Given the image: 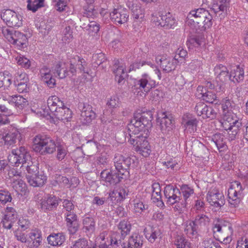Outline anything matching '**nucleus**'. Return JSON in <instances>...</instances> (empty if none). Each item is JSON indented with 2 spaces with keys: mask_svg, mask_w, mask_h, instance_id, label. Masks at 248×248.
<instances>
[{
  "mask_svg": "<svg viewBox=\"0 0 248 248\" xmlns=\"http://www.w3.org/2000/svg\"><path fill=\"white\" fill-rule=\"evenodd\" d=\"M150 232H148L147 228L144 229V233L146 238L151 243H154L155 239L161 235V232L158 229L151 228Z\"/></svg>",
  "mask_w": 248,
  "mask_h": 248,
  "instance_id": "nucleus-39",
  "label": "nucleus"
},
{
  "mask_svg": "<svg viewBox=\"0 0 248 248\" xmlns=\"http://www.w3.org/2000/svg\"><path fill=\"white\" fill-rule=\"evenodd\" d=\"M33 142V150L42 155L52 154L56 150L57 145L55 141L46 135H36Z\"/></svg>",
  "mask_w": 248,
  "mask_h": 248,
  "instance_id": "nucleus-3",
  "label": "nucleus"
},
{
  "mask_svg": "<svg viewBox=\"0 0 248 248\" xmlns=\"http://www.w3.org/2000/svg\"><path fill=\"white\" fill-rule=\"evenodd\" d=\"M153 114L151 111L146 112H136L133 117L130 120V124H136L137 123L141 124H149L153 120Z\"/></svg>",
  "mask_w": 248,
  "mask_h": 248,
  "instance_id": "nucleus-22",
  "label": "nucleus"
},
{
  "mask_svg": "<svg viewBox=\"0 0 248 248\" xmlns=\"http://www.w3.org/2000/svg\"><path fill=\"white\" fill-rule=\"evenodd\" d=\"M205 95L202 96V99L207 102L212 104H217V97L214 91L208 90L204 93Z\"/></svg>",
  "mask_w": 248,
  "mask_h": 248,
  "instance_id": "nucleus-54",
  "label": "nucleus"
},
{
  "mask_svg": "<svg viewBox=\"0 0 248 248\" xmlns=\"http://www.w3.org/2000/svg\"><path fill=\"white\" fill-rule=\"evenodd\" d=\"M58 204V199L55 196L48 197L43 200L40 203L41 208L45 212L56 208Z\"/></svg>",
  "mask_w": 248,
  "mask_h": 248,
  "instance_id": "nucleus-26",
  "label": "nucleus"
},
{
  "mask_svg": "<svg viewBox=\"0 0 248 248\" xmlns=\"http://www.w3.org/2000/svg\"><path fill=\"white\" fill-rule=\"evenodd\" d=\"M73 248H96V247L90 246L86 239L81 238L75 242Z\"/></svg>",
  "mask_w": 248,
  "mask_h": 248,
  "instance_id": "nucleus-61",
  "label": "nucleus"
},
{
  "mask_svg": "<svg viewBox=\"0 0 248 248\" xmlns=\"http://www.w3.org/2000/svg\"><path fill=\"white\" fill-rule=\"evenodd\" d=\"M155 86V80L152 79L148 74H144L139 79L135 80L133 88L141 92L148 93Z\"/></svg>",
  "mask_w": 248,
  "mask_h": 248,
  "instance_id": "nucleus-12",
  "label": "nucleus"
},
{
  "mask_svg": "<svg viewBox=\"0 0 248 248\" xmlns=\"http://www.w3.org/2000/svg\"><path fill=\"white\" fill-rule=\"evenodd\" d=\"M157 122L159 124H172L174 119L171 115H167L165 112H161L157 119Z\"/></svg>",
  "mask_w": 248,
  "mask_h": 248,
  "instance_id": "nucleus-49",
  "label": "nucleus"
},
{
  "mask_svg": "<svg viewBox=\"0 0 248 248\" xmlns=\"http://www.w3.org/2000/svg\"><path fill=\"white\" fill-rule=\"evenodd\" d=\"M133 245V246L136 248H140L141 247L143 243L144 238L143 236L139 234L132 235L129 239Z\"/></svg>",
  "mask_w": 248,
  "mask_h": 248,
  "instance_id": "nucleus-52",
  "label": "nucleus"
},
{
  "mask_svg": "<svg viewBox=\"0 0 248 248\" xmlns=\"http://www.w3.org/2000/svg\"><path fill=\"white\" fill-rule=\"evenodd\" d=\"M222 108L224 112L232 111L236 107V104L232 98L226 97L223 98L221 102Z\"/></svg>",
  "mask_w": 248,
  "mask_h": 248,
  "instance_id": "nucleus-38",
  "label": "nucleus"
},
{
  "mask_svg": "<svg viewBox=\"0 0 248 248\" xmlns=\"http://www.w3.org/2000/svg\"><path fill=\"white\" fill-rule=\"evenodd\" d=\"M215 75L219 80L223 82H226L230 79V74L226 66L222 64H217L214 68Z\"/></svg>",
  "mask_w": 248,
  "mask_h": 248,
  "instance_id": "nucleus-25",
  "label": "nucleus"
},
{
  "mask_svg": "<svg viewBox=\"0 0 248 248\" xmlns=\"http://www.w3.org/2000/svg\"><path fill=\"white\" fill-rule=\"evenodd\" d=\"M127 195L126 190L123 188L113 190L109 194V198L112 201L120 202L125 198Z\"/></svg>",
  "mask_w": 248,
  "mask_h": 248,
  "instance_id": "nucleus-32",
  "label": "nucleus"
},
{
  "mask_svg": "<svg viewBox=\"0 0 248 248\" xmlns=\"http://www.w3.org/2000/svg\"><path fill=\"white\" fill-rule=\"evenodd\" d=\"M27 8L35 12L39 8L44 6V0H28Z\"/></svg>",
  "mask_w": 248,
  "mask_h": 248,
  "instance_id": "nucleus-43",
  "label": "nucleus"
},
{
  "mask_svg": "<svg viewBox=\"0 0 248 248\" xmlns=\"http://www.w3.org/2000/svg\"><path fill=\"white\" fill-rule=\"evenodd\" d=\"M47 106L50 111L54 115L59 110V108L63 107V103L56 96H52L47 99Z\"/></svg>",
  "mask_w": 248,
  "mask_h": 248,
  "instance_id": "nucleus-29",
  "label": "nucleus"
},
{
  "mask_svg": "<svg viewBox=\"0 0 248 248\" xmlns=\"http://www.w3.org/2000/svg\"><path fill=\"white\" fill-rule=\"evenodd\" d=\"M113 72L115 74V76H117V75L127 74L125 64L121 62L119 60H114Z\"/></svg>",
  "mask_w": 248,
  "mask_h": 248,
  "instance_id": "nucleus-41",
  "label": "nucleus"
},
{
  "mask_svg": "<svg viewBox=\"0 0 248 248\" xmlns=\"http://www.w3.org/2000/svg\"><path fill=\"white\" fill-rule=\"evenodd\" d=\"M13 183L14 184L13 187H16V190L19 191L25 192L27 190V186L24 182L19 178L13 179Z\"/></svg>",
  "mask_w": 248,
  "mask_h": 248,
  "instance_id": "nucleus-57",
  "label": "nucleus"
},
{
  "mask_svg": "<svg viewBox=\"0 0 248 248\" xmlns=\"http://www.w3.org/2000/svg\"><path fill=\"white\" fill-rule=\"evenodd\" d=\"M224 129L228 132L229 135V138L233 140L239 131V126L238 125H221Z\"/></svg>",
  "mask_w": 248,
  "mask_h": 248,
  "instance_id": "nucleus-46",
  "label": "nucleus"
},
{
  "mask_svg": "<svg viewBox=\"0 0 248 248\" xmlns=\"http://www.w3.org/2000/svg\"><path fill=\"white\" fill-rule=\"evenodd\" d=\"M52 69L50 70L46 66H43L40 70L41 79L50 88H54L56 85V80L52 77Z\"/></svg>",
  "mask_w": 248,
  "mask_h": 248,
  "instance_id": "nucleus-23",
  "label": "nucleus"
},
{
  "mask_svg": "<svg viewBox=\"0 0 248 248\" xmlns=\"http://www.w3.org/2000/svg\"><path fill=\"white\" fill-rule=\"evenodd\" d=\"M1 17L8 27H19L22 25L21 16L11 10H5Z\"/></svg>",
  "mask_w": 248,
  "mask_h": 248,
  "instance_id": "nucleus-13",
  "label": "nucleus"
},
{
  "mask_svg": "<svg viewBox=\"0 0 248 248\" xmlns=\"http://www.w3.org/2000/svg\"><path fill=\"white\" fill-rule=\"evenodd\" d=\"M131 229V225L129 222L125 220L120 221L118 225V231L111 236V245L118 247L119 244H121L122 240H124L130 233Z\"/></svg>",
  "mask_w": 248,
  "mask_h": 248,
  "instance_id": "nucleus-7",
  "label": "nucleus"
},
{
  "mask_svg": "<svg viewBox=\"0 0 248 248\" xmlns=\"http://www.w3.org/2000/svg\"><path fill=\"white\" fill-rule=\"evenodd\" d=\"M83 28L86 29L90 32L97 33L99 31V25L95 21H92L90 22L89 24L85 26L86 24H84Z\"/></svg>",
  "mask_w": 248,
  "mask_h": 248,
  "instance_id": "nucleus-60",
  "label": "nucleus"
},
{
  "mask_svg": "<svg viewBox=\"0 0 248 248\" xmlns=\"http://www.w3.org/2000/svg\"><path fill=\"white\" fill-rule=\"evenodd\" d=\"M123 176L121 175L120 172H118L116 169L112 170L110 171L105 169L100 173V179L101 181L106 183L107 185H115L123 179Z\"/></svg>",
  "mask_w": 248,
  "mask_h": 248,
  "instance_id": "nucleus-16",
  "label": "nucleus"
},
{
  "mask_svg": "<svg viewBox=\"0 0 248 248\" xmlns=\"http://www.w3.org/2000/svg\"><path fill=\"white\" fill-rule=\"evenodd\" d=\"M127 132L130 136L129 141L134 145L136 140L149 136V130L145 125H128Z\"/></svg>",
  "mask_w": 248,
  "mask_h": 248,
  "instance_id": "nucleus-10",
  "label": "nucleus"
},
{
  "mask_svg": "<svg viewBox=\"0 0 248 248\" xmlns=\"http://www.w3.org/2000/svg\"><path fill=\"white\" fill-rule=\"evenodd\" d=\"M64 216L68 231L71 234L75 233L79 228V221L77 215L74 212H65Z\"/></svg>",
  "mask_w": 248,
  "mask_h": 248,
  "instance_id": "nucleus-20",
  "label": "nucleus"
},
{
  "mask_svg": "<svg viewBox=\"0 0 248 248\" xmlns=\"http://www.w3.org/2000/svg\"><path fill=\"white\" fill-rule=\"evenodd\" d=\"M8 158L11 164L17 167L20 164H22V165H26V162L27 160H30L31 156L26 149L21 146L18 149H13Z\"/></svg>",
  "mask_w": 248,
  "mask_h": 248,
  "instance_id": "nucleus-8",
  "label": "nucleus"
},
{
  "mask_svg": "<svg viewBox=\"0 0 248 248\" xmlns=\"http://www.w3.org/2000/svg\"><path fill=\"white\" fill-rule=\"evenodd\" d=\"M230 76V79H229V80H231L234 83L239 82L244 79V70L242 68H241L239 65H237L235 69L231 71Z\"/></svg>",
  "mask_w": 248,
  "mask_h": 248,
  "instance_id": "nucleus-33",
  "label": "nucleus"
},
{
  "mask_svg": "<svg viewBox=\"0 0 248 248\" xmlns=\"http://www.w3.org/2000/svg\"><path fill=\"white\" fill-rule=\"evenodd\" d=\"M195 225L199 228V226H205L210 221V218L205 215H197L194 221Z\"/></svg>",
  "mask_w": 248,
  "mask_h": 248,
  "instance_id": "nucleus-51",
  "label": "nucleus"
},
{
  "mask_svg": "<svg viewBox=\"0 0 248 248\" xmlns=\"http://www.w3.org/2000/svg\"><path fill=\"white\" fill-rule=\"evenodd\" d=\"M187 42L189 44V47H198L205 44L204 38L201 36L191 38Z\"/></svg>",
  "mask_w": 248,
  "mask_h": 248,
  "instance_id": "nucleus-48",
  "label": "nucleus"
},
{
  "mask_svg": "<svg viewBox=\"0 0 248 248\" xmlns=\"http://www.w3.org/2000/svg\"><path fill=\"white\" fill-rule=\"evenodd\" d=\"M155 61L157 64H160L163 71L166 73H169L175 70L177 61V56L173 58L166 56H158L155 58Z\"/></svg>",
  "mask_w": 248,
  "mask_h": 248,
  "instance_id": "nucleus-14",
  "label": "nucleus"
},
{
  "mask_svg": "<svg viewBox=\"0 0 248 248\" xmlns=\"http://www.w3.org/2000/svg\"><path fill=\"white\" fill-rule=\"evenodd\" d=\"M195 110L198 116H202L203 119H213L216 117V113L213 108L202 102H200L196 104Z\"/></svg>",
  "mask_w": 248,
  "mask_h": 248,
  "instance_id": "nucleus-19",
  "label": "nucleus"
},
{
  "mask_svg": "<svg viewBox=\"0 0 248 248\" xmlns=\"http://www.w3.org/2000/svg\"><path fill=\"white\" fill-rule=\"evenodd\" d=\"M20 137V134L15 131L14 132L8 133L5 135L0 134V144L3 143L7 146H10L16 142V139Z\"/></svg>",
  "mask_w": 248,
  "mask_h": 248,
  "instance_id": "nucleus-28",
  "label": "nucleus"
},
{
  "mask_svg": "<svg viewBox=\"0 0 248 248\" xmlns=\"http://www.w3.org/2000/svg\"><path fill=\"white\" fill-rule=\"evenodd\" d=\"M206 200L211 206L220 208L225 204V200L223 194L215 188L208 191Z\"/></svg>",
  "mask_w": 248,
  "mask_h": 248,
  "instance_id": "nucleus-15",
  "label": "nucleus"
},
{
  "mask_svg": "<svg viewBox=\"0 0 248 248\" xmlns=\"http://www.w3.org/2000/svg\"><path fill=\"white\" fill-rule=\"evenodd\" d=\"M242 120H239L235 114L231 112H227L223 115L222 122H221V124H242Z\"/></svg>",
  "mask_w": 248,
  "mask_h": 248,
  "instance_id": "nucleus-35",
  "label": "nucleus"
},
{
  "mask_svg": "<svg viewBox=\"0 0 248 248\" xmlns=\"http://www.w3.org/2000/svg\"><path fill=\"white\" fill-rule=\"evenodd\" d=\"M202 246L204 248H221L219 244L211 238H204L202 242Z\"/></svg>",
  "mask_w": 248,
  "mask_h": 248,
  "instance_id": "nucleus-55",
  "label": "nucleus"
},
{
  "mask_svg": "<svg viewBox=\"0 0 248 248\" xmlns=\"http://www.w3.org/2000/svg\"><path fill=\"white\" fill-rule=\"evenodd\" d=\"M115 168L121 175H128L130 166L133 168L137 166L139 161L135 156L125 157L122 155H116L114 158Z\"/></svg>",
  "mask_w": 248,
  "mask_h": 248,
  "instance_id": "nucleus-4",
  "label": "nucleus"
},
{
  "mask_svg": "<svg viewBox=\"0 0 248 248\" xmlns=\"http://www.w3.org/2000/svg\"><path fill=\"white\" fill-rule=\"evenodd\" d=\"M52 72L55 77H58L62 79L69 76V71L66 68L62 67L61 62L57 63L54 67L52 68Z\"/></svg>",
  "mask_w": 248,
  "mask_h": 248,
  "instance_id": "nucleus-31",
  "label": "nucleus"
},
{
  "mask_svg": "<svg viewBox=\"0 0 248 248\" xmlns=\"http://www.w3.org/2000/svg\"><path fill=\"white\" fill-rule=\"evenodd\" d=\"M237 194L238 193L236 190L232 191V193L231 192H229L228 202L231 207L233 208L238 205L240 200L237 197Z\"/></svg>",
  "mask_w": 248,
  "mask_h": 248,
  "instance_id": "nucleus-50",
  "label": "nucleus"
},
{
  "mask_svg": "<svg viewBox=\"0 0 248 248\" xmlns=\"http://www.w3.org/2000/svg\"><path fill=\"white\" fill-rule=\"evenodd\" d=\"M212 140L220 152L224 151L227 149V146L224 141L223 137L220 134H215Z\"/></svg>",
  "mask_w": 248,
  "mask_h": 248,
  "instance_id": "nucleus-37",
  "label": "nucleus"
},
{
  "mask_svg": "<svg viewBox=\"0 0 248 248\" xmlns=\"http://www.w3.org/2000/svg\"><path fill=\"white\" fill-rule=\"evenodd\" d=\"M69 64V72L72 76L75 75L78 71L80 73L88 74L87 63L82 58L77 55H71L68 57Z\"/></svg>",
  "mask_w": 248,
  "mask_h": 248,
  "instance_id": "nucleus-6",
  "label": "nucleus"
},
{
  "mask_svg": "<svg viewBox=\"0 0 248 248\" xmlns=\"http://www.w3.org/2000/svg\"><path fill=\"white\" fill-rule=\"evenodd\" d=\"M12 197L10 192L4 190H0V202L2 204H5L8 202H11Z\"/></svg>",
  "mask_w": 248,
  "mask_h": 248,
  "instance_id": "nucleus-62",
  "label": "nucleus"
},
{
  "mask_svg": "<svg viewBox=\"0 0 248 248\" xmlns=\"http://www.w3.org/2000/svg\"><path fill=\"white\" fill-rule=\"evenodd\" d=\"M164 194L167 199V203L172 205H180L181 201V191L172 185H167L164 190Z\"/></svg>",
  "mask_w": 248,
  "mask_h": 248,
  "instance_id": "nucleus-11",
  "label": "nucleus"
},
{
  "mask_svg": "<svg viewBox=\"0 0 248 248\" xmlns=\"http://www.w3.org/2000/svg\"><path fill=\"white\" fill-rule=\"evenodd\" d=\"M188 24H193L194 26L199 28H209L212 26L213 16L209 11L204 8H198L191 11L187 16Z\"/></svg>",
  "mask_w": 248,
  "mask_h": 248,
  "instance_id": "nucleus-1",
  "label": "nucleus"
},
{
  "mask_svg": "<svg viewBox=\"0 0 248 248\" xmlns=\"http://www.w3.org/2000/svg\"><path fill=\"white\" fill-rule=\"evenodd\" d=\"M57 147V158L59 160H62L67 154V150L64 146L58 144Z\"/></svg>",
  "mask_w": 248,
  "mask_h": 248,
  "instance_id": "nucleus-64",
  "label": "nucleus"
},
{
  "mask_svg": "<svg viewBox=\"0 0 248 248\" xmlns=\"http://www.w3.org/2000/svg\"><path fill=\"white\" fill-rule=\"evenodd\" d=\"M65 240V235L62 232L52 234L47 237L48 244L53 246L62 245Z\"/></svg>",
  "mask_w": 248,
  "mask_h": 248,
  "instance_id": "nucleus-30",
  "label": "nucleus"
},
{
  "mask_svg": "<svg viewBox=\"0 0 248 248\" xmlns=\"http://www.w3.org/2000/svg\"><path fill=\"white\" fill-rule=\"evenodd\" d=\"M147 138H142L136 140L135 142L136 145L135 150L145 157L148 156L151 153L150 146L146 140Z\"/></svg>",
  "mask_w": 248,
  "mask_h": 248,
  "instance_id": "nucleus-24",
  "label": "nucleus"
},
{
  "mask_svg": "<svg viewBox=\"0 0 248 248\" xmlns=\"http://www.w3.org/2000/svg\"><path fill=\"white\" fill-rule=\"evenodd\" d=\"M198 227H197L192 221L187 223L186 225L184 232L190 238H196L198 234Z\"/></svg>",
  "mask_w": 248,
  "mask_h": 248,
  "instance_id": "nucleus-36",
  "label": "nucleus"
},
{
  "mask_svg": "<svg viewBox=\"0 0 248 248\" xmlns=\"http://www.w3.org/2000/svg\"><path fill=\"white\" fill-rule=\"evenodd\" d=\"M152 21L156 26L170 29L175 24V20L170 13H163L156 12L152 15Z\"/></svg>",
  "mask_w": 248,
  "mask_h": 248,
  "instance_id": "nucleus-9",
  "label": "nucleus"
},
{
  "mask_svg": "<svg viewBox=\"0 0 248 248\" xmlns=\"http://www.w3.org/2000/svg\"><path fill=\"white\" fill-rule=\"evenodd\" d=\"M181 193H182L184 199H181L180 205H175L174 207V210L175 212L180 213L183 209L186 207L188 198L194 194V189L187 185H183L180 189Z\"/></svg>",
  "mask_w": 248,
  "mask_h": 248,
  "instance_id": "nucleus-18",
  "label": "nucleus"
},
{
  "mask_svg": "<svg viewBox=\"0 0 248 248\" xmlns=\"http://www.w3.org/2000/svg\"><path fill=\"white\" fill-rule=\"evenodd\" d=\"M111 20L115 24H122L127 22L129 14L125 8H117L113 9L109 13Z\"/></svg>",
  "mask_w": 248,
  "mask_h": 248,
  "instance_id": "nucleus-17",
  "label": "nucleus"
},
{
  "mask_svg": "<svg viewBox=\"0 0 248 248\" xmlns=\"http://www.w3.org/2000/svg\"><path fill=\"white\" fill-rule=\"evenodd\" d=\"M132 16L135 19L141 18L143 17L142 10L137 4H132L131 6Z\"/></svg>",
  "mask_w": 248,
  "mask_h": 248,
  "instance_id": "nucleus-58",
  "label": "nucleus"
},
{
  "mask_svg": "<svg viewBox=\"0 0 248 248\" xmlns=\"http://www.w3.org/2000/svg\"><path fill=\"white\" fill-rule=\"evenodd\" d=\"M83 229L86 232H93L95 230V221L92 217H85L83 220Z\"/></svg>",
  "mask_w": 248,
  "mask_h": 248,
  "instance_id": "nucleus-40",
  "label": "nucleus"
},
{
  "mask_svg": "<svg viewBox=\"0 0 248 248\" xmlns=\"http://www.w3.org/2000/svg\"><path fill=\"white\" fill-rule=\"evenodd\" d=\"M210 9V11L209 12H211V14L214 13L215 16H217L218 13L221 12V14H218L219 16H221V17H220V19H221L222 17L224 16V12L226 11L227 5L225 3L223 4H218L215 0L214 3L212 4V5Z\"/></svg>",
  "mask_w": 248,
  "mask_h": 248,
  "instance_id": "nucleus-34",
  "label": "nucleus"
},
{
  "mask_svg": "<svg viewBox=\"0 0 248 248\" xmlns=\"http://www.w3.org/2000/svg\"><path fill=\"white\" fill-rule=\"evenodd\" d=\"M54 115L61 122L65 123L71 121L72 111L63 105V107L59 108V110Z\"/></svg>",
  "mask_w": 248,
  "mask_h": 248,
  "instance_id": "nucleus-27",
  "label": "nucleus"
},
{
  "mask_svg": "<svg viewBox=\"0 0 248 248\" xmlns=\"http://www.w3.org/2000/svg\"><path fill=\"white\" fill-rule=\"evenodd\" d=\"M73 31L70 26L66 27L62 31V41L64 43L70 42L73 39Z\"/></svg>",
  "mask_w": 248,
  "mask_h": 248,
  "instance_id": "nucleus-53",
  "label": "nucleus"
},
{
  "mask_svg": "<svg viewBox=\"0 0 248 248\" xmlns=\"http://www.w3.org/2000/svg\"><path fill=\"white\" fill-rule=\"evenodd\" d=\"M203 59L200 58V59H193L189 63V66L191 70L195 71H200L202 69V66L203 64Z\"/></svg>",
  "mask_w": 248,
  "mask_h": 248,
  "instance_id": "nucleus-59",
  "label": "nucleus"
},
{
  "mask_svg": "<svg viewBox=\"0 0 248 248\" xmlns=\"http://www.w3.org/2000/svg\"><path fill=\"white\" fill-rule=\"evenodd\" d=\"M222 223H226V224H228L229 225V229L232 231V226L229 222L223 220H218L217 222L214 224V226L213 227L214 237H216L215 234L216 233L221 232L223 231L222 228Z\"/></svg>",
  "mask_w": 248,
  "mask_h": 248,
  "instance_id": "nucleus-56",
  "label": "nucleus"
},
{
  "mask_svg": "<svg viewBox=\"0 0 248 248\" xmlns=\"http://www.w3.org/2000/svg\"><path fill=\"white\" fill-rule=\"evenodd\" d=\"M174 244L177 248H190V243L182 235L176 237Z\"/></svg>",
  "mask_w": 248,
  "mask_h": 248,
  "instance_id": "nucleus-45",
  "label": "nucleus"
},
{
  "mask_svg": "<svg viewBox=\"0 0 248 248\" xmlns=\"http://www.w3.org/2000/svg\"><path fill=\"white\" fill-rule=\"evenodd\" d=\"M11 102L15 104L16 108L22 109L26 105L27 101L21 95H15L12 97Z\"/></svg>",
  "mask_w": 248,
  "mask_h": 248,
  "instance_id": "nucleus-47",
  "label": "nucleus"
},
{
  "mask_svg": "<svg viewBox=\"0 0 248 248\" xmlns=\"http://www.w3.org/2000/svg\"><path fill=\"white\" fill-rule=\"evenodd\" d=\"M17 217V214L15 210L11 207H7L5 210V214L3 218L8 221L15 222Z\"/></svg>",
  "mask_w": 248,
  "mask_h": 248,
  "instance_id": "nucleus-44",
  "label": "nucleus"
},
{
  "mask_svg": "<svg viewBox=\"0 0 248 248\" xmlns=\"http://www.w3.org/2000/svg\"><path fill=\"white\" fill-rule=\"evenodd\" d=\"M134 202V210L136 212L141 213L148 208L147 204H144L139 200H135Z\"/></svg>",
  "mask_w": 248,
  "mask_h": 248,
  "instance_id": "nucleus-63",
  "label": "nucleus"
},
{
  "mask_svg": "<svg viewBox=\"0 0 248 248\" xmlns=\"http://www.w3.org/2000/svg\"><path fill=\"white\" fill-rule=\"evenodd\" d=\"M11 84V75L8 72L0 73V88H8Z\"/></svg>",
  "mask_w": 248,
  "mask_h": 248,
  "instance_id": "nucleus-42",
  "label": "nucleus"
},
{
  "mask_svg": "<svg viewBox=\"0 0 248 248\" xmlns=\"http://www.w3.org/2000/svg\"><path fill=\"white\" fill-rule=\"evenodd\" d=\"M2 33L8 41L20 48L27 46L28 38L25 34L7 28L2 29Z\"/></svg>",
  "mask_w": 248,
  "mask_h": 248,
  "instance_id": "nucleus-5",
  "label": "nucleus"
},
{
  "mask_svg": "<svg viewBox=\"0 0 248 248\" xmlns=\"http://www.w3.org/2000/svg\"><path fill=\"white\" fill-rule=\"evenodd\" d=\"M27 160L26 165L23 164L21 167L26 169L27 173L26 177L29 184L34 187L43 186L46 182V176L39 174L38 164L31 160Z\"/></svg>",
  "mask_w": 248,
  "mask_h": 248,
  "instance_id": "nucleus-2",
  "label": "nucleus"
},
{
  "mask_svg": "<svg viewBox=\"0 0 248 248\" xmlns=\"http://www.w3.org/2000/svg\"><path fill=\"white\" fill-rule=\"evenodd\" d=\"M79 107L82 108L81 119L84 122L82 124H87L92 122L96 117L95 113L93 110L92 107L87 103H80Z\"/></svg>",
  "mask_w": 248,
  "mask_h": 248,
  "instance_id": "nucleus-21",
  "label": "nucleus"
}]
</instances>
